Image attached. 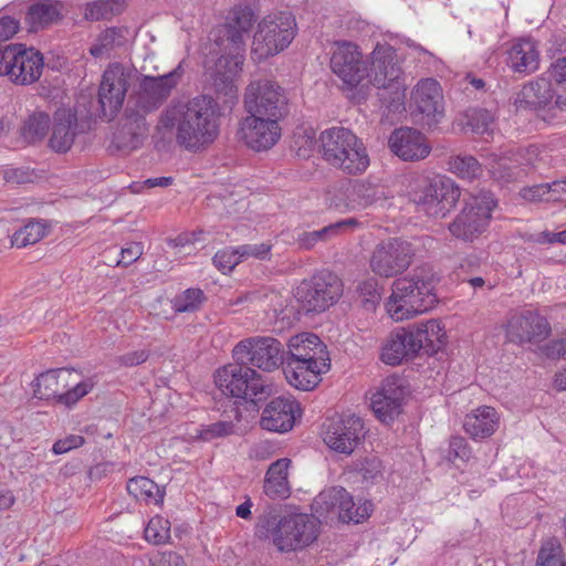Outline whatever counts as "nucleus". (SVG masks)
<instances>
[{"label":"nucleus","mask_w":566,"mask_h":566,"mask_svg":"<svg viewBox=\"0 0 566 566\" xmlns=\"http://www.w3.org/2000/svg\"><path fill=\"white\" fill-rule=\"evenodd\" d=\"M159 124L175 132L179 146L193 153L211 145L219 135L216 105L205 95L170 103L161 113Z\"/></svg>","instance_id":"f257e3e1"},{"label":"nucleus","mask_w":566,"mask_h":566,"mask_svg":"<svg viewBox=\"0 0 566 566\" xmlns=\"http://www.w3.org/2000/svg\"><path fill=\"white\" fill-rule=\"evenodd\" d=\"M179 64L171 72L160 76H144L138 92L130 96L123 124L114 136L119 149H137L147 135L146 115L156 111L171 94L182 76Z\"/></svg>","instance_id":"f03ea898"},{"label":"nucleus","mask_w":566,"mask_h":566,"mask_svg":"<svg viewBox=\"0 0 566 566\" xmlns=\"http://www.w3.org/2000/svg\"><path fill=\"white\" fill-rule=\"evenodd\" d=\"M329 361L322 339L313 333H301L289 339L284 375L291 386L308 391L319 384L322 374L328 371Z\"/></svg>","instance_id":"7ed1b4c3"},{"label":"nucleus","mask_w":566,"mask_h":566,"mask_svg":"<svg viewBox=\"0 0 566 566\" xmlns=\"http://www.w3.org/2000/svg\"><path fill=\"white\" fill-rule=\"evenodd\" d=\"M446 331L438 319L419 322L392 333L381 350V360L390 366L420 354L433 355L446 344Z\"/></svg>","instance_id":"20e7f679"},{"label":"nucleus","mask_w":566,"mask_h":566,"mask_svg":"<svg viewBox=\"0 0 566 566\" xmlns=\"http://www.w3.org/2000/svg\"><path fill=\"white\" fill-rule=\"evenodd\" d=\"M434 279L430 269L417 268L412 274L394 281L386 308L389 316L400 322L429 311L437 302Z\"/></svg>","instance_id":"39448f33"},{"label":"nucleus","mask_w":566,"mask_h":566,"mask_svg":"<svg viewBox=\"0 0 566 566\" xmlns=\"http://www.w3.org/2000/svg\"><path fill=\"white\" fill-rule=\"evenodd\" d=\"M367 77L377 88L381 105L389 112L405 109L407 83L396 50L388 44H377L370 54Z\"/></svg>","instance_id":"423d86ee"},{"label":"nucleus","mask_w":566,"mask_h":566,"mask_svg":"<svg viewBox=\"0 0 566 566\" xmlns=\"http://www.w3.org/2000/svg\"><path fill=\"white\" fill-rule=\"evenodd\" d=\"M323 159L347 175L363 174L369 166V156L363 142L348 128L333 127L321 133Z\"/></svg>","instance_id":"0eeeda50"},{"label":"nucleus","mask_w":566,"mask_h":566,"mask_svg":"<svg viewBox=\"0 0 566 566\" xmlns=\"http://www.w3.org/2000/svg\"><path fill=\"white\" fill-rule=\"evenodd\" d=\"M258 534L272 537L281 552L296 551L310 545L317 536L315 523L306 514L279 516L270 512L260 517Z\"/></svg>","instance_id":"6e6552de"},{"label":"nucleus","mask_w":566,"mask_h":566,"mask_svg":"<svg viewBox=\"0 0 566 566\" xmlns=\"http://www.w3.org/2000/svg\"><path fill=\"white\" fill-rule=\"evenodd\" d=\"M136 70L120 63L109 64L102 75L97 98L87 111L88 117L113 120L123 107L128 87Z\"/></svg>","instance_id":"1a4fd4ad"},{"label":"nucleus","mask_w":566,"mask_h":566,"mask_svg":"<svg viewBox=\"0 0 566 566\" xmlns=\"http://www.w3.org/2000/svg\"><path fill=\"white\" fill-rule=\"evenodd\" d=\"M216 384L224 395L251 401L262 400L271 392L261 374L249 363L238 360L217 370Z\"/></svg>","instance_id":"9d476101"},{"label":"nucleus","mask_w":566,"mask_h":566,"mask_svg":"<svg viewBox=\"0 0 566 566\" xmlns=\"http://www.w3.org/2000/svg\"><path fill=\"white\" fill-rule=\"evenodd\" d=\"M296 35V21L290 12H275L264 17L253 36L252 54L258 60L273 56L286 49Z\"/></svg>","instance_id":"9b49d317"},{"label":"nucleus","mask_w":566,"mask_h":566,"mask_svg":"<svg viewBox=\"0 0 566 566\" xmlns=\"http://www.w3.org/2000/svg\"><path fill=\"white\" fill-rule=\"evenodd\" d=\"M496 202L491 192H481L465 201L448 229L452 237L463 242H474L488 229Z\"/></svg>","instance_id":"f8f14e48"},{"label":"nucleus","mask_w":566,"mask_h":566,"mask_svg":"<svg viewBox=\"0 0 566 566\" xmlns=\"http://www.w3.org/2000/svg\"><path fill=\"white\" fill-rule=\"evenodd\" d=\"M343 294L340 279L326 270L304 280L296 287L295 298L306 313H322L334 305Z\"/></svg>","instance_id":"ddd939ff"},{"label":"nucleus","mask_w":566,"mask_h":566,"mask_svg":"<svg viewBox=\"0 0 566 566\" xmlns=\"http://www.w3.org/2000/svg\"><path fill=\"white\" fill-rule=\"evenodd\" d=\"M244 108L248 114L281 120L290 112L289 97L279 83L268 78L254 80L245 88Z\"/></svg>","instance_id":"4468645a"},{"label":"nucleus","mask_w":566,"mask_h":566,"mask_svg":"<svg viewBox=\"0 0 566 566\" xmlns=\"http://www.w3.org/2000/svg\"><path fill=\"white\" fill-rule=\"evenodd\" d=\"M461 189L447 176L429 179L412 193V201L420 211L433 218H444L458 203Z\"/></svg>","instance_id":"2eb2a0df"},{"label":"nucleus","mask_w":566,"mask_h":566,"mask_svg":"<svg viewBox=\"0 0 566 566\" xmlns=\"http://www.w3.org/2000/svg\"><path fill=\"white\" fill-rule=\"evenodd\" d=\"M384 199V191L365 180H343L326 192V203L340 212L358 211Z\"/></svg>","instance_id":"dca6fc26"},{"label":"nucleus","mask_w":566,"mask_h":566,"mask_svg":"<svg viewBox=\"0 0 566 566\" xmlns=\"http://www.w3.org/2000/svg\"><path fill=\"white\" fill-rule=\"evenodd\" d=\"M234 360L249 363L264 371L279 368L285 360L283 344L271 336H255L240 340L232 350Z\"/></svg>","instance_id":"f3484780"},{"label":"nucleus","mask_w":566,"mask_h":566,"mask_svg":"<svg viewBox=\"0 0 566 566\" xmlns=\"http://www.w3.org/2000/svg\"><path fill=\"white\" fill-rule=\"evenodd\" d=\"M329 66L349 87L358 86L367 77V62L359 46L350 41H335L329 50Z\"/></svg>","instance_id":"a211bd4d"},{"label":"nucleus","mask_w":566,"mask_h":566,"mask_svg":"<svg viewBox=\"0 0 566 566\" xmlns=\"http://www.w3.org/2000/svg\"><path fill=\"white\" fill-rule=\"evenodd\" d=\"M412 256V245L407 241L394 238L376 245L369 265L376 275L394 277L410 266Z\"/></svg>","instance_id":"6ab92c4d"},{"label":"nucleus","mask_w":566,"mask_h":566,"mask_svg":"<svg viewBox=\"0 0 566 566\" xmlns=\"http://www.w3.org/2000/svg\"><path fill=\"white\" fill-rule=\"evenodd\" d=\"M366 430L361 418L344 415L328 419L324 423L323 440L335 452L349 455L365 438Z\"/></svg>","instance_id":"aec40b11"},{"label":"nucleus","mask_w":566,"mask_h":566,"mask_svg":"<svg viewBox=\"0 0 566 566\" xmlns=\"http://www.w3.org/2000/svg\"><path fill=\"white\" fill-rule=\"evenodd\" d=\"M513 105L516 111H532L544 120L556 116L553 82L537 77L523 85L514 95Z\"/></svg>","instance_id":"412c9836"},{"label":"nucleus","mask_w":566,"mask_h":566,"mask_svg":"<svg viewBox=\"0 0 566 566\" xmlns=\"http://www.w3.org/2000/svg\"><path fill=\"white\" fill-rule=\"evenodd\" d=\"M406 395L407 387L401 377L385 378L370 396V408L376 418L384 423L392 422L401 413Z\"/></svg>","instance_id":"4be33fe9"},{"label":"nucleus","mask_w":566,"mask_h":566,"mask_svg":"<svg viewBox=\"0 0 566 566\" xmlns=\"http://www.w3.org/2000/svg\"><path fill=\"white\" fill-rule=\"evenodd\" d=\"M505 333L507 340L513 344H537L549 336L551 325L544 316L527 310L511 316Z\"/></svg>","instance_id":"5701e85b"},{"label":"nucleus","mask_w":566,"mask_h":566,"mask_svg":"<svg viewBox=\"0 0 566 566\" xmlns=\"http://www.w3.org/2000/svg\"><path fill=\"white\" fill-rule=\"evenodd\" d=\"M280 120L249 114L240 123L239 135L243 143L255 151L272 148L281 138Z\"/></svg>","instance_id":"b1692460"},{"label":"nucleus","mask_w":566,"mask_h":566,"mask_svg":"<svg viewBox=\"0 0 566 566\" xmlns=\"http://www.w3.org/2000/svg\"><path fill=\"white\" fill-rule=\"evenodd\" d=\"M300 406L291 397H276L263 409L260 424L263 429L273 432H287L294 423Z\"/></svg>","instance_id":"393cba45"},{"label":"nucleus","mask_w":566,"mask_h":566,"mask_svg":"<svg viewBox=\"0 0 566 566\" xmlns=\"http://www.w3.org/2000/svg\"><path fill=\"white\" fill-rule=\"evenodd\" d=\"M411 98L417 111L428 118V124L438 123L443 116V94L437 80L419 81L412 90Z\"/></svg>","instance_id":"a878e982"},{"label":"nucleus","mask_w":566,"mask_h":566,"mask_svg":"<svg viewBox=\"0 0 566 566\" xmlns=\"http://www.w3.org/2000/svg\"><path fill=\"white\" fill-rule=\"evenodd\" d=\"M9 78L20 85L32 84L38 81L43 70V56L33 48L15 44Z\"/></svg>","instance_id":"bb28decb"},{"label":"nucleus","mask_w":566,"mask_h":566,"mask_svg":"<svg viewBox=\"0 0 566 566\" xmlns=\"http://www.w3.org/2000/svg\"><path fill=\"white\" fill-rule=\"evenodd\" d=\"M388 145L390 150L405 161L424 159L431 150L426 137L417 129L409 127L395 129Z\"/></svg>","instance_id":"cd10ccee"},{"label":"nucleus","mask_w":566,"mask_h":566,"mask_svg":"<svg viewBox=\"0 0 566 566\" xmlns=\"http://www.w3.org/2000/svg\"><path fill=\"white\" fill-rule=\"evenodd\" d=\"M239 46L228 42H220L223 46L221 56L216 61L212 76L216 84L221 83L232 90V82L242 70L245 59V43L238 42Z\"/></svg>","instance_id":"c85d7f7f"},{"label":"nucleus","mask_w":566,"mask_h":566,"mask_svg":"<svg viewBox=\"0 0 566 566\" xmlns=\"http://www.w3.org/2000/svg\"><path fill=\"white\" fill-rule=\"evenodd\" d=\"M77 134V117L71 109L60 108L54 113L50 147L56 153L71 149Z\"/></svg>","instance_id":"c756f323"},{"label":"nucleus","mask_w":566,"mask_h":566,"mask_svg":"<svg viewBox=\"0 0 566 566\" xmlns=\"http://www.w3.org/2000/svg\"><path fill=\"white\" fill-rule=\"evenodd\" d=\"M500 427V415L495 408L481 406L469 412L463 421L464 431L473 440H483L493 436Z\"/></svg>","instance_id":"7c9ffc66"},{"label":"nucleus","mask_w":566,"mask_h":566,"mask_svg":"<svg viewBox=\"0 0 566 566\" xmlns=\"http://www.w3.org/2000/svg\"><path fill=\"white\" fill-rule=\"evenodd\" d=\"M507 65L518 73H532L538 69L539 53L535 41L518 39L507 51Z\"/></svg>","instance_id":"2f4dec72"},{"label":"nucleus","mask_w":566,"mask_h":566,"mask_svg":"<svg viewBox=\"0 0 566 566\" xmlns=\"http://www.w3.org/2000/svg\"><path fill=\"white\" fill-rule=\"evenodd\" d=\"M72 371L65 368L51 369L42 373L35 379L34 397L41 400H54L60 402V396L69 386V377Z\"/></svg>","instance_id":"473e14b6"},{"label":"nucleus","mask_w":566,"mask_h":566,"mask_svg":"<svg viewBox=\"0 0 566 566\" xmlns=\"http://www.w3.org/2000/svg\"><path fill=\"white\" fill-rule=\"evenodd\" d=\"M63 6L56 0H39L27 12L25 22L30 32L45 29L62 18Z\"/></svg>","instance_id":"72a5a7b5"},{"label":"nucleus","mask_w":566,"mask_h":566,"mask_svg":"<svg viewBox=\"0 0 566 566\" xmlns=\"http://www.w3.org/2000/svg\"><path fill=\"white\" fill-rule=\"evenodd\" d=\"M291 460L282 458L273 462L265 474L263 490L271 499H286L291 494L289 468Z\"/></svg>","instance_id":"f704fd0d"},{"label":"nucleus","mask_w":566,"mask_h":566,"mask_svg":"<svg viewBox=\"0 0 566 566\" xmlns=\"http://www.w3.org/2000/svg\"><path fill=\"white\" fill-rule=\"evenodd\" d=\"M254 20V13L249 7H235L232 9L227 18L224 25L226 34L221 39L222 42H228L235 46H239V41L245 43L244 35L252 28Z\"/></svg>","instance_id":"c9c22d12"},{"label":"nucleus","mask_w":566,"mask_h":566,"mask_svg":"<svg viewBox=\"0 0 566 566\" xmlns=\"http://www.w3.org/2000/svg\"><path fill=\"white\" fill-rule=\"evenodd\" d=\"M359 224L356 218H348L331 223L319 230L303 231L297 235V244L300 248L311 250L317 242H327L333 238L342 234L348 229H354Z\"/></svg>","instance_id":"e433bc0d"},{"label":"nucleus","mask_w":566,"mask_h":566,"mask_svg":"<svg viewBox=\"0 0 566 566\" xmlns=\"http://www.w3.org/2000/svg\"><path fill=\"white\" fill-rule=\"evenodd\" d=\"M448 170L462 180L473 181L483 174L482 165L475 157L468 154H458L449 157Z\"/></svg>","instance_id":"4c0bfd02"},{"label":"nucleus","mask_w":566,"mask_h":566,"mask_svg":"<svg viewBox=\"0 0 566 566\" xmlns=\"http://www.w3.org/2000/svg\"><path fill=\"white\" fill-rule=\"evenodd\" d=\"M127 492L137 501L158 504L164 500V491L150 479L136 476L128 480Z\"/></svg>","instance_id":"58836bf2"},{"label":"nucleus","mask_w":566,"mask_h":566,"mask_svg":"<svg viewBox=\"0 0 566 566\" xmlns=\"http://www.w3.org/2000/svg\"><path fill=\"white\" fill-rule=\"evenodd\" d=\"M344 488L333 486L322 491L312 503V512L317 520L327 518L332 514H337L339 501H342Z\"/></svg>","instance_id":"ea45409f"},{"label":"nucleus","mask_w":566,"mask_h":566,"mask_svg":"<svg viewBox=\"0 0 566 566\" xmlns=\"http://www.w3.org/2000/svg\"><path fill=\"white\" fill-rule=\"evenodd\" d=\"M373 504L369 501L357 505L353 496L344 489L342 494V501L338 504L337 516L343 522L360 523L365 518L369 517L371 513Z\"/></svg>","instance_id":"a19ab883"},{"label":"nucleus","mask_w":566,"mask_h":566,"mask_svg":"<svg viewBox=\"0 0 566 566\" xmlns=\"http://www.w3.org/2000/svg\"><path fill=\"white\" fill-rule=\"evenodd\" d=\"M48 233V224L43 220L31 219L22 228L17 230L11 238V243L17 248L35 244Z\"/></svg>","instance_id":"79ce46f5"},{"label":"nucleus","mask_w":566,"mask_h":566,"mask_svg":"<svg viewBox=\"0 0 566 566\" xmlns=\"http://www.w3.org/2000/svg\"><path fill=\"white\" fill-rule=\"evenodd\" d=\"M50 127V117L44 112H34L24 122L22 134L25 139L35 142L42 139Z\"/></svg>","instance_id":"37998d69"},{"label":"nucleus","mask_w":566,"mask_h":566,"mask_svg":"<svg viewBox=\"0 0 566 566\" xmlns=\"http://www.w3.org/2000/svg\"><path fill=\"white\" fill-rule=\"evenodd\" d=\"M205 301L206 296L202 290L187 289L174 298L172 308L177 313H193L201 307Z\"/></svg>","instance_id":"c03bdc74"},{"label":"nucleus","mask_w":566,"mask_h":566,"mask_svg":"<svg viewBox=\"0 0 566 566\" xmlns=\"http://www.w3.org/2000/svg\"><path fill=\"white\" fill-rule=\"evenodd\" d=\"M536 566H566L562 546L557 539L549 538L542 544Z\"/></svg>","instance_id":"a18cd8bd"},{"label":"nucleus","mask_w":566,"mask_h":566,"mask_svg":"<svg viewBox=\"0 0 566 566\" xmlns=\"http://www.w3.org/2000/svg\"><path fill=\"white\" fill-rule=\"evenodd\" d=\"M489 171L492 178L501 184H506L518 179L522 176V169L512 165L509 158H495L490 165Z\"/></svg>","instance_id":"49530a36"},{"label":"nucleus","mask_w":566,"mask_h":566,"mask_svg":"<svg viewBox=\"0 0 566 566\" xmlns=\"http://www.w3.org/2000/svg\"><path fill=\"white\" fill-rule=\"evenodd\" d=\"M122 11L120 0H99L90 6L85 10V18L91 21L109 19Z\"/></svg>","instance_id":"de8ad7c7"},{"label":"nucleus","mask_w":566,"mask_h":566,"mask_svg":"<svg viewBox=\"0 0 566 566\" xmlns=\"http://www.w3.org/2000/svg\"><path fill=\"white\" fill-rule=\"evenodd\" d=\"M170 537V522L161 516L150 518L145 527V539L155 545L166 543Z\"/></svg>","instance_id":"09e8293b"},{"label":"nucleus","mask_w":566,"mask_h":566,"mask_svg":"<svg viewBox=\"0 0 566 566\" xmlns=\"http://www.w3.org/2000/svg\"><path fill=\"white\" fill-rule=\"evenodd\" d=\"M468 125L476 134H485L491 130L494 122V115L485 108H472L468 112Z\"/></svg>","instance_id":"8fccbe9b"},{"label":"nucleus","mask_w":566,"mask_h":566,"mask_svg":"<svg viewBox=\"0 0 566 566\" xmlns=\"http://www.w3.org/2000/svg\"><path fill=\"white\" fill-rule=\"evenodd\" d=\"M95 384L96 382L94 381L93 378H86L77 382L75 386L67 389L66 391L63 390L62 396H60L59 403L64 405L69 408L74 406L80 399H82L84 396L92 391Z\"/></svg>","instance_id":"3c124183"},{"label":"nucleus","mask_w":566,"mask_h":566,"mask_svg":"<svg viewBox=\"0 0 566 566\" xmlns=\"http://www.w3.org/2000/svg\"><path fill=\"white\" fill-rule=\"evenodd\" d=\"M357 292L366 310L375 308L380 300L378 282L375 279H367L357 286Z\"/></svg>","instance_id":"603ef678"},{"label":"nucleus","mask_w":566,"mask_h":566,"mask_svg":"<svg viewBox=\"0 0 566 566\" xmlns=\"http://www.w3.org/2000/svg\"><path fill=\"white\" fill-rule=\"evenodd\" d=\"M234 424L232 421H218L207 426H201L199 430V438L203 441H211L217 438H223L232 434Z\"/></svg>","instance_id":"864d4df0"},{"label":"nucleus","mask_w":566,"mask_h":566,"mask_svg":"<svg viewBox=\"0 0 566 566\" xmlns=\"http://www.w3.org/2000/svg\"><path fill=\"white\" fill-rule=\"evenodd\" d=\"M241 260L239 252H237V248H226L220 250L212 259L213 264L223 273L232 271Z\"/></svg>","instance_id":"5fc2aeb1"},{"label":"nucleus","mask_w":566,"mask_h":566,"mask_svg":"<svg viewBox=\"0 0 566 566\" xmlns=\"http://www.w3.org/2000/svg\"><path fill=\"white\" fill-rule=\"evenodd\" d=\"M472 450L465 438L455 436L450 439L448 449V459L450 461L461 460L463 462L471 458Z\"/></svg>","instance_id":"6e6d98bb"},{"label":"nucleus","mask_w":566,"mask_h":566,"mask_svg":"<svg viewBox=\"0 0 566 566\" xmlns=\"http://www.w3.org/2000/svg\"><path fill=\"white\" fill-rule=\"evenodd\" d=\"M118 32L116 29H107L102 32L96 41L90 49V53L94 57H102L107 53L115 44Z\"/></svg>","instance_id":"4d7b16f0"},{"label":"nucleus","mask_w":566,"mask_h":566,"mask_svg":"<svg viewBox=\"0 0 566 566\" xmlns=\"http://www.w3.org/2000/svg\"><path fill=\"white\" fill-rule=\"evenodd\" d=\"M295 145L298 156L307 157L316 145V134L312 128H304L295 133Z\"/></svg>","instance_id":"13d9d810"},{"label":"nucleus","mask_w":566,"mask_h":566,"mask_svg":"<svg viewBox=\"0 0 566 566\" xmlns=\"http://www.w3.org/2000/svg\"><path fill=\"white\" fill-rule=\"evenodd\" d=\"M515 161L518 164L522 172H526L527 168L537 169L539 161L538 147L532 145L525 149H520Z\"/></svg>","instance_id":"bf43d9fd"},{"label":"nucleus","mask_w":566,"mask_h":566,"mask_svg":"<svg viewBox=\"0 0 566 566\" xmlns=\"http://www.w3.org/2000/svg\"><path fill=\"white\" fill-rule=\"evenodd\" d=\"M361 476L365 481L375 483L382 478L381 461L375 457L366 459L360 468Z\"/></svg>","instance_id":"052dcab7"},{"label":"nucleus","mask_w":566,"mask_h":566,"mask_svg":"<svg viewBox=\"0 0 566 566\" xmlns=\"http://www.w3.org/2000/svg\"><path fill=\"white\" fill-rule=\"evenodd\" d=\"M270 251L271 245L268 243L243 244L237 247V252H239V255L241 256L242 260L248 259L250 256L264 260L269 255Z\"/></svg>","instance_id":"680f3d73"},{"label":"nucleus","mask_w":566,"mask_h":566,"mask_svg":"<svg viewBox=\"0 0 566 566\" xmlns=\"http://www.w3.org/2000/svg\"><path fill=\"white\" fill-rule=\"evenodd\" d=\"M521 197L527 201H548L549 186L547 184L534 185L532 187L523 188L520 192Z\"/></svg>","instance_id":"e2e57ef3"},{"label":"nucleus","mask_w":566,"mask_h":566,"mask_svg":"<svg viewBox=\"0 0 566 566\" xmlns=\"http://www.w3.org/2000/svg\"><path fill=\"white\" fill-rule=\"evenodd\" d=\"M542 354L548 359H559L566 356V338L552 339L541 347Z\"/></svg>","instance_id":"0e129e2a"},{"label":"nucleus","mask_w":566,"mask_h":566,"mask_svg":"<svg viewBox=\"0 0 566 566\" xmlns=\"http://www.w3.org/2000/svg\"><path fill=\"white\" fill-rule=\"evenodd\" d=\"M85 439L80 434H70L57 440L52 448L55 454H63L84 444Z\"/></svg>","instance_id":"69168bd1"},{"label":"nucleus","mask_w":566,"mask_h":566,"mask_svg":"<svg viewBox=\"0 0 566 566\" xmlns=\"http://www.w3.org/2000/svg\"><path fill=\"white\" fill-rule=\"evenodd\" d=\"M149 566H186V563L178 553L164 552L151 557Z\"/></svg>","instance_id":"338daca9"},{"label":"nucleus","mask_w":566,"mask_h":566,"mask_svg":"<svg viewBox=\"0 0 566 566\" xmlns=\"http://www.w3.org/2000/svg\"><path fill=\"white\" fill-rule=\"evenodd\" d=\"M143 255V245L140 243H130L120 251L118 265L127 266L137 261Z\"/></svg>","instance_id":"774afa93"}]
</instances>
